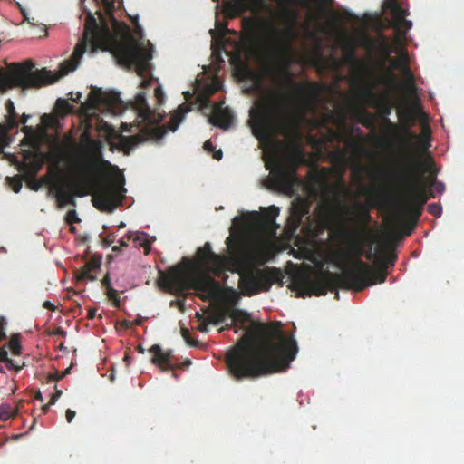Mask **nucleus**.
I'll return each instance as SVG.
<instances>
[{
  "mask_svg": "<svg viewBox=\"0 0 464 464\" xmlns=\"http://www.w3.org/2000/svg\"><path fill=\"white\" fill-rule=\"evenodd\" d=\"M209 321L208 322H202L199 324V325L198 326V330L201 333H208V324H209Z\"/></svg>",
  "mask_w": 464,
  "mask_h": 464,
  "instance_id": "nucleus-64",
  "label": "nucleus"
},
{
  "mask_svg": "<svg viewBox=\"0 0 464 464\" xmlns=\"http://www.w3.org/2000/svg\"><path fill=\"white\" fill-rule=\"evenodd\" d=\"M427 186L428 188L432 189L434 193H442L445 190V185L442 182L438 181L435 178L431 179L427 183Z\"/></svg>",
  "mask_w": 464,
  "mask_h": 464,
  "instance_id": "nucleus-37",
  "label": "nucleus"
},
{
  "mask_svg": "<svg viewBox=\"0 0 464 464\" xmlns=\"http://www.w3.org/2000/svg\"><path fill=\"white\" fill-rule=\"evenodd\" d=\"M61 395H62V391L56 390V392L54 393H53L51 396L50 404H54Z\"/></svg>",
  "mask_w": 464,
  "mask_h": 464,
  "instance_id": "nucleus-63",
  "label": "nucleus"
},
{
  "mask_svg": "<svg viewBox=\"0 0 464 464\" xmlns=\"http://www.w3.org/2000/svg\"><path fill=\"white\" fill-rule=\"evenodd\" d=\"M361 170H362L361 167L356 168L353 171V176L355 179H357L360 182V186H359L360 191L362 193H367L368 192L367 187L362 183V176Z\"/></svg>",
  "mask_w": 464,
  "mask_h": 464,
  "instance_id": "nucleus-39",
  "label": "nucleus"
},
{
  "mask_svg": "<svg viewBox=\"0 0 464 464\" xmlns=\"http://www.w3.org/2000/svg\"><path fill=\"white\" fill-rule=\"evenodd\" d=\"M70 370H71V367L67 368L64 372H63L61 374H54V375H51L49 378L50 380L52 381H54V382H57L59 381L60 379L63 378L66 374H68L70 372Z\"/></svg>",
  "mask_w": 464,
  "mask_h": 464,
  "instance_id": "nucleus-57",
  "label": "nucleus"
},
{
  "mask_svg": "<svg viewBox=\"0 0 464 464\" xmlns=\"http://www.w3.org/2000/svg\"><path fill=\"white\" fill-rule=\"evenodd\" d=\"M392 65L394 69L401 71L404 68V66H406L407 64L401 63V60L399 58H397V59H393L392 61Z\"/></svg>",
  "mask_w": 464,
  "mask_h": 464,
  "instance_id": "nucleus-58",
  "label": "nucleus"
},
{
  "mask_svg": "<svg viewBox=\"0 0 464 464\" xmlns=\"http://www.w3.org/2000/svg\"><path fill=\"white\" fill-rule=\"evenodd\" d=\"M227 315L232 319L231 324L227 325V328L235 325L237 322L246 324L250 321L249 314L237 308L227 309Z\"/></svg>",
  "mask_w": 464,
  "mask_h": 464,
  "instance_id": "nucleus-26",
  "label": "nucleus"
},
{
  "mask_svg": "<svg viewBox=\"0 0 464 464\" xmlns=\"http://www.w3.org/2000/svg\"><path fill=\"white\" fill-rule=\"evenodd\" d=\"M202 107L213 109V114L208 118L210 123L222 129L229 128L234 117L228 109H222L221 104L212 103L208 97L202 101Z\"/></svg>",
  "mask_w": 464,
  "mask_h": 464,
  "instance_id": "nucleus-13",
  "label": "nucleus"
},
{
  "mask_svg": "<svg viewBox=\"0 0 464 464\" xmlns=\"http://www.w3.org/2000/svg\"><path fill=\"white\" fill-rule=\"evenodd\" d=\"M423 165L415 157H410L403 160L400 171V179L406 188L402 198V211L406 218H410L414 226L422 214L423 207L430 198H435L432 189H429L420 173L429 171L436 174L433 162L429 163L427 169H422Z\"/></svg>",
  "mask_w": 464,
  "mask_h": 464,
  "instance_id": "nucleus-5",
  "label": "nucleus"
},
{
  "mask_svg": "<svg viewBox=\"0 0 464 464\" xmlns=\"http://www.w3.org/2000/svg\"><path fill=\"white\" fill-rule=\"evenodd\" d=\"M387 7L391 9L392 15V24L395 22H399L401 19L405 18L408 15V11L406 9H403L398 3L397 0H388L387 2Z\"/></svg>",
  "mask_w": 464,
  "mask_h": 464,
  "instance_id": "nucleus-27",
  "label": "nucleus"
},
{
  "mask_svg": "<svg viewBox=\"0 0 464 464\" xmlns=\"http://www.w3.org/2000/svg\"><path fill=\"white\" fill-rule=\"evenodd\" d=\"M158 282L162 289L174 295L188 289L198 291L200 294L197 295L205 302L216 298L221 291L219 283L208 274H189L181 265L171 266L166 272L160 270Z\"/></svg>",
  "mask_w": 464,
  "mask_h": 464,
  "instance_id": "nucleus-6",
  "label": "nucleus"
},
{
  "mask_svg": "<svg viewBox=\"0 0 464 464\" xmlns=\"http://www.w3.org/2000/svg\"><path fill=\"white\" fill-rule=\"evenodd\" d=\"M189 111V108L181 104L178 107L177 111L171 115L170 121L168 122L166 128L168 130L175 131L179 125L182 122L186 113Z\"/></svg>",
  "mask_w": 464,
  "mask_h": 464,
  "instance_id": "nucleus-23",
  "label": "nucleus"
},
{
  "mask_svg": "<svg viewBox=\"0 0 464 464\" xmlns=\"http://www.w3.org/2000/svg\"><path fill=\"white\" fill-rule=\"evenodd\" d=\"M102 285L105 288V290L109 289L110 287H112L111 285V278L108 274L102 278Z\"/></svg>",
  "mask_w": 464,
  "mask_h": 464,
  "instance_id": "nucleus-62",
  "label": "nucleus"
},
{
  "mask_svg": "<svg viewBox=\"0 0 464 464\" xmlns=\"http://www.w3.org/2000/svg\"><path fill=\"white\" fill-rule=\"evenodd\" d=\"M398 58L401 60V63H403V64L410 63L409 54H408L407 51L404 49L401 51Z\"/></svg>",
  "mask_w": 464,
  "mask_h": 464,
  "instance_id": "nucleus-55",
  "label": "nucleus"
},
{
  "mask_svg": "<svg viewBox=\"0 0 464 464\" xmlns=\"http://www.w3.org/2000/svg\"><path fill=\"white\" fill-rule=\"evenodd\" d=\"M284 278L282 270L277 267H250L240 276L238 287L245 295L252 296L269 291L276 283L282 286Z\"/></svg>",
  "mask_w": 464,
  "mask_h": 464,
  "instance_id": "nucleus-9",
  "label": "nucleus"
},
{
  "mask_svg": "<svg viewBox=\"0 0 464 464\" xmlns=\"http://www.w3.org/2000/svg\"><path fill=\"white\" fill-rule=\"evenodd\" d=\"M8 345L13 354L19 355L21 353L22 347L19 343L18 335H13L8 343Z\"/></svg>",
  "mask_w": 464,
  "mask_h": 464,
  "instance_id": "nucleus-36",
  "label": "nucleus"
},
{
  "mask_svg": "<svg viewBox=\"0 0 464 464\" xmlns=\"http://www.w3.org/2000/svg\"><path fill=\"white\" fill-rule=\"evenodd\" d=\"M87 34V32H85ZM87 49V36L84 35L82 39L76 44L72 56L63 61L60 65L61 75H66L74 71L80 64L81 59Z\"/></svg>",
  "mask_w": 464,
  "mask_h": 464,
  "instance_id": "nucleus-14",
  "label": "nucleus"
},
{
  "mask_svg": "<svg viewBox=\"0 0 464 464\" xmlns=\"http://www.w3.org/2000/svg\"><path fill=\"white\" fill-rule=\"evenodd\" d=\"M25 179L28 181V186L32 190L37 191L43 186V181L37 179L36 177Z\"/></svg>",
  "mask_w": 464,
  "mask_h": 464,
  "instance_id": "nucleus-46",
  "label": "nucleus"
},
{
  "mask_svg": "<svg viewBox=\"0 0 464 464\" xmlns=\"http://www.w3.org/2000/svg\"><path fill=\"white\" fill-rule=\"evenodd\" d=\"M311 201L307 198L296 197L291 204V217L295 220V226H299L303 218L309 214Z\"/></svg>",
  "mask_w": 464,
  "mask_h": 464,
  "instance_id": "nucleus-17",
  "label": "nucleus"
},
{
  "mask_svg": "<svg viewBox=\"0 0 464 464\" xmlns=\"http://www.w3.org/2000/svg\"><path fill=\"white\" fill-rule=\"evenodd\" d=\"M23 178L22 176L16 175L14 177H7L6 181L11 186L13 191L14 193L20 192L23 186Z\"/></svg>",
  "mask_w": 464,
  "mask_h": 464,
  "instance_id": "nucleus-32",
  "label": "nucleus"
},
{
  "mask_svg": "<svg viewBox=\"0 0 464 464\" xmlns=\"http://www.w3.org/2000/svg\"><path fill=\"white\" fill-rule=\"evenodd\" d=\"M5 365H6V368L8 370H15V371H20L24 366V363H23L22 365H16L14 364V361L10 358H8V360L5 362Z\"/></svg>",
  "mask_w": 464,
  "mask_h": 464,
  "instance_id": "nucleus-53",
  "label": "nucleus"
},
{
  "mask_svg": "<svg viewBox=\"0 0 464 464\" xmlns=\"http://www.w3.org/2000/svg\"><path fill=\"white\" fill-rule=\"evenodd\" d=\"M279 324H256L255 330L265 337L260 344L244 337L227 352L225 362L235 380L256 379L289 367L297 353V343Z\"/></svg>",
  "mask_w": 464,
  "mask_h": 464,
  "instance_id": "nucleus-2",
  "label": "nucleus"
},
{
  "mask_svg": "<svg viewBox=\"0 0 464 464\" xmlns=\"http://www.w3.org/2000/svg\"><path fill=\"white\" fill-rule=\"evenodd\" d=\"M105 294L107 297L112 301L113 305L115 307H120L121 300L117 290H115L113 287H110L109 289L106 290Z\"/></svg>",
  "mask_w": 464,
  "mask_h": 464,
  "instance_id": "nucleus-38",
  "label": "nucleus"
},
{
  "mask_svg": "<svg viewBox=\"0 0 464 464\" xmlns=\"http://www.w3.org/2000/svg\"><path fill=\"white\" fill-rule=\"evenodd\" d=\"M65 221L66 223L72 225L74 223H79L81 219L78 218L76 210L72 209L66 213Z\"/></svg>",
  "mask_w": 464,
  "mask_h": 464,
  "instance_id": "nucleus-43",
  "label": "nucleus"
},
{
  "mask_svg": "<svg viewBox=\"0 0 464 464\" xmlns=\"http://www.w3.org/2000/svg\"><path fill=\"white\" fill-rule=\"evenodd\" d=\"M198 254L202 263L206 266H212L214 272L219 275L224 267V258L215 254L209 243H206L202 248L198 250Z\"/></svg>",
  "mask_w": 464,
  "mask_h": 464,
  "instance_id": "nucleus-16",
  "label": "nucleus"
},
{
  "mask_svg": "<svg viewBox=\"0 0 464 464\" xmlns=\"http://www.w3.org/2000/svg\"><path fill=\"white\" fill-rule=\"evenodd\" d=\"M227 316L228 317V315H227V309L226 311H223V312H220L218 314H213L209 318V323L214 324H221V323H223L225 321Z\"/></svg>",
  "mask_w": 464,
  "mask_h": 464,
  "instance_id": "nucleus-40",
  "label": "nucleus"
},
{
  "mask_svg": "<svg viewBox=\"0 0 464 464\" xmlns=\"http://www.w3.org/2000/svg\"><path fill=\"white\" fill-rule=\"evenodd\" d=\"M404 88L409 92L410 95H416L417 86L415 84V80L412 79L411 82H404Z\"/></svg>",
  "mask_w": 464,
  "mask_h": 464,
  "instance_id": "nucleus-47",
  "label": "nucleus"
},
{
  "mask_svg": "<svg viewBox=\"0 0 464 464\" xmlns=\"http://www.w3.org/2000/svg\"><path fill=\"white\" fill-rule=\"evenodd\" d=\"M41 123L44 128L58 130L60 121L57 116L50 113H44L41 116Z\"/></svg>",
  "mask_w": 464,
  "mask_h": 464,
  "instance_id": "nucleus-28",
  "label": "nucleus"
},
{
  "mask_svg": "<svg viewBox=\"0 0 464 464\" xmlns=\"http://www.w3.org/2000/svg\"><path fill=\"white\" fill-rule=\"evenodd\" d=\"M150 352L153 354L152 363L160 367L161 371L173 370L174 365L171 362V353L163 352L159 344H153Z\"/></svg>",
  "mask_w": 464,
  "mask_h": 464,
  "instance_id": "nucleus-19",
  "label": "nucleus"
},
{
  "mask_svg": "<svg viewBox=\"0 0 464 464\" xmlns=\"http://www.w3.org/2000/svg\"><path fill=\"white\" fill-rule=\"evenodd\" d=\"M392 26L395 30V41L397 44H401L407 34V32L411 28L412 23L410 20H407L406 17L399 21L392 24Z\"/></svg>",
  "mask_w": 464,
  "mask_h": 464,
  "instance_id": "nucleus-24",
  "label": "nucleus"
},
{
  "mask_svg": "<svg viewBox=\"0 0 464 464\" xmlns=\"http://www.w3.org/2000/svg\"><path fill=\"white\" fill-rule=\"evenodd\" d=\"M18 414V409L13 408L8 403L0 404V420L5 421L14 418Z\"/></svg>",
  "mask_w": 464,
  "mask_h": 464,
  "instance_id": "nucleus-29",
  "label": "nucleus"
},
{
  "mask_svg": "<svg viewBox=\"0 0 464 464\" xmlns=\"http://www.w3.org/2000/svg\"><path fill=\"white\" fill-rule=\"evenodd\" d=\"M428 212L430 215H432L436 218H439V217H440V215L442 213V208L439 204L431 203L428 206Z\"/></svg>",
  "mask_w": 464,
  "mask_h": 464,
  "instance_id": "nucleus-44",
  "label": "nucleus"
},
{
  "mask_svg": "<svg viewBox=\"0 0 464 464\" xmlns=\"http://www.w3.org/2000/svg\"><path fill=\"white\" fill-rule=\"evenodd\" d=\"M75 415H76L75 411L71 409H67L65 411V418L69 423L72 422V420H73Z\"/></svg>",
  "mask_w": 464,
  "mask_h": 464,
  "instance_id": "nucleus-61",
  "label": "nucleus"
},
{
  "mask_svg": "<svg viewBox=\"0 0 464 464\" xmlns=\"http://www.w3.org/2000/svg\"><path fill=\"white\" fill-rule=\"evenodd\" d=\"M336 185L343 195L353 196V200L349 206L339 198L335 199V204L343 221L350 227L347 233L351 239L348 253L353 258L348 263L350 272L346 276L353 278V290L360 292L369 286L386 281L388 270L393 267L396 255L379 256L376 266H372L361 259L362 255L368 260H372L374 257L372 247L364 253L365 242L369 237L368 227L372 221L370 206L368 203L358 200L357 195L342 179Z\"/></svg>",
  "mask_w": 464,
  "mask_h": 464,
  "instance_id": "nucleus-4",
  "label": "nucleus"
},
{
  "mask_svg": "<svg viewBox=\"0 0 464 464\" xmlns=\"http://www.w3.org/2000/svg\"><path fill=\"white\" fill-rule=\"evenodd\" d=\"M133 107L140 121L147 124H153L159 121V119L155 117V112L149 106L144 92H140L136 95Z\"/></svg>",
  "mask_w": 464,
  "mask_h": 464,
  "instance_id": "nucleus-15",
  "label": "nucleus"
},
{
  "mask_svg": "<svg viewBox=\"0 0 464 464\" xmlns=\"http://www.w3.org/2000/svg\"><path fill=\"white\" fill-rule=\"evenodd\" d=\"M382 39L383 41V44L382 45V51L385 55L389 56L390 54L392 53L393 49L392 45L388 43L386 37L382 36Z\"/></svg>",
  "mask_w": 464,
  "mask_h": 464,
  "instance_id": "nucleus-49",
  "label": "nucleus"
},
{
  "mask_svg": "<svg viewBox=\"0 0 464 464\" xmlns=\"http://www.w3.org/2000/svg\"><path fill=\"white\" fill-rule=\"evenodd\" d=\"M181 334L188 344L190 346H198V342L192 339L190 332L188 328H182Z\"/></svg>",
  "mask_w": 464,
  "mask_h": 464,
  "instance_id": "nucleus-45",
  "label": "nucleus"
},
{
  "mask_svg": "<svg viewBox=\"0 0 464 464\" xmlns=\"http://www.w3.org/2000/svg\"><path fill=\"white\" fill-rule=\"evenodd\" d=\"M41 168V162L33 160L28 163L21 164L18 169L23 172L24 179H33L36 177Z\"/></svg>",
  "mask_w": 464,
  "mask_h": 464,
  "instance_id": "nucleus-25",
  "label": "nucleus"
},
{
  "mask_svg": "<svg viewBox=\"0 0 464 464\" xmlns=\"http://www.w3.org/2000/svg\"><path fill=\"white\" fill-rule=\"evenodd\" d=\"M307 0H283L278 17L285 22L278 27L269 20L256 21L243 18L242 27L248 40L266 46L274 55L276 63L270 68L280 90L266 93L249 111L253 134L259 141H271L285 136L295 124L294 104L302 111L308 110L317 96V86L306 82L297 83L289 70L292 63L293 42L295 39V22L297 14L290 4L303 5Z\"/></svg>",
  "mask_w": 464,
  "mask_h": 464,
  "instance_id": "nucleus-1",
  "label": "nucleus"
},
{
  "mask_svg": "<svg viewBox=\"0 0 464 464\" xmlns=\"http://www.w3.org/2000/svg\"><path fill=\"white\" fill-rule=\"evenodd\" d=\"M380 82L382 84H384V85L390 86V87H397L398 86V80L393 75V73L392 72H390L387 74H385L384 76H382L380 79Z\"/></svg>",
  "mask_w": 464,
  "mask_h": 464,
  "instance_id": "nucleus-34",
  "label": "nucleus"
},
{
  "mask_svg": "<svg viewBox=\"0 0 464 464\" xmlns=\"http://www.w3.org/2000/svg\"><path fill=\"white\" fill-rule=\"evenodd\" d=\"M280 209L276 206L261 208V214L252 212L254 220L261 226L270 227L275 224L276 217L279 215Z\"/></svg>",
  "mask_w": 464,
  "mask_h": 464,
  "instance_id": "nucleus-21",
  "label": "nucleus"
},
{
  "mask_svg": "<svg viewBox=\"0 0 464 464\" xmlns=\"http://www.w3.org/2000/svg\"><path fill=\"white\" fill-rule=\"evenodd\" d=\"M97 5L103 6L107 13H111L114 8L113 0H93Z\"/></svg>",
  "mask_w": 464,
  "mask_h": 464,
  "instance_id": "nucleus-42",
  "label": "nucleus"
},
{
  "mask_svg": "<svg viewBox=\"0 0 464 464\" xmlns=\"http://www.w3.org/2000/svg\"><path fill=\"white\" fill-rule=\"evenodd\" d=\"M111 53L117 63L127 69H134L138 75L143 76L150 69L152 59V45L149 48L130 38L114 44Z\"/></svg>",
  "mask_w": 464,
  "mask_h": 464,
  "instance_id": "nucleus-8",
  "label": "nucleus"
},
{
  "mask_svg": "<svg viewBox=\"0 0 464 464\" xmlns=\"http://www.w3.org/2000/svg\"><path fill=\"white\" fill-rule=\"evenodd\" d=\"M6 321L4 317H0V340H4L6 338L5 334V327H6Z\"/></svg>",
  "mask_w": 464,
  "mask_h": 464,
  "instance_id": "nucleus-52",
  "label": "nucleus"
},
{
  "mask_svg": "<svg viewBox=\"0 0 464 464\" xmlns=\"http://www.w3.org/2000/svg\"><path fill=\"white\" fill-rule=\"evenodd\" d=\"M102 259L100 256H92L79 270L75 272L77 281H94L96 276L92 275L94 270L100 269Z\"/></svg>",
  "mask_w": 464,
  "mask_h": 464,
  "instance_id": "nucleus-20",
  "label": "nucleus"
},
{
  "mask_svg": "<svg viewBox=\"0 0 464 464\" xmlns=\"http://www.w3.org/2000/svg\"><path fill=\"white\" fill-rule=\"evenodd\" d=\"M295 168L291 169L283 165H278L275 169V179L278 185L285 190H291L295 181Z\"/></svg>",
  "mask_w": 464,
  "mask_h": 464,
  "instance_id": "nucleus-18",
  "label": "nucleus"
},
{
  "mask_svg": "<svg viewBox=\"0 0 464 464\" xmlns=\"http://www.w3.org/2000/svg\"><path fill=\"white\" fill-rule=\"evenodd\" d=\"M55 109L61 116H64L72 111V106L67 100L59 98L55 102Z\"/></svg>",
  "mask_w": 464,
  "mask_h": 464,
  "instance_id": "nucleus-30",
  "label": "nucleus"
},
{
  "mask_svg": "<svg viewBox=\"0 0 464 464\" xmlns=\"http://www.w3.org/2000/svg\"><path fill=\"white\" fill-rule=\"evenodd\" d=\"M154 94H155V97L158 100L159 103H163L165 95H164L163 90L160 86H158L155 89Z\"/></svg>",
  "mask_w": 464,
  "mask_h": 464,
  "instance_id": "nucleus-54",
  "label": "nucleus"
},
{
  "mask_svg": "<svg viewBox=\"0 0 464 464\" xmlns=\"http://www.w3.org/2000/svg\"><path fill=\"white\" fill-rule=\"evenodd\" d=\"M80 140L81 145H75L77 153L70 158L76 181L67 190L62 184H54L57 207H76L75 197L82 198L92 193V205L100 211L111 213L121 204L126 189L111 179L95 182L93 177L102 160L103 143L92 139L87 131L81 135Z\"/></svg>",
  "mask_w": 464,
  "mask_h": 464,
  "instance_id": "nucleus-3",
  "label": "nucleus"
},
{
  "mask_svg": "<svg viewBox=\"0 0 464 464\" xmlns=\"http://www.w3.org/2000/svg\"><path fill=\"white\" fill-rule=\"evenodd\" d=\"M5 110L7 111V116H16L14 104L12 100L8 99L5 102Z\"/></svg>",
  "mask_w": 464,
  "mask_h": 464,
  "instance_id": "nucleus-51",
  "label": "nucleus"
},
{
  "mask_svg": "<svg viewBox=\"0 0 464 464\" xmlns=\"http://www.w3.org/2000/svg\"><path fill=\"white\" fill-rule=\"evenodd\" d=\"M51 71L45 68L35 69L34 63L27 60L23 63H11L6 68H0V93L8 90L38 89L57 81Z\"/></svg>",
  "mask_w": 464,
  "mask_h": 464,
  "instance_id": "nucleus-7",
  "label": "nucleus"
},
{
  "mask_svg": "<svg viewBox=\"0 0 464 464\" xmlns=\"http://www.w3.org/2000/svg\"><path fill=\"white\" fill-rule=\"evenodd\" d=\"M39 180L43 181V185H49L51 187L50 190L53 193L55 191L54 184H59L57 181H54L51 177L44 176L41 178Z\"/></svg>",
  "mask_w": 464,
  "mask_h": 464,
  "instance_id": "nucleus-48",
  "label": "nucleus"
},
{
  "mask_svg": "<svg viewBox=\"0 0 464 464\" xmlns=\"http://www.w3.org/2000/svg\"><path fill=\"white\" fill-rule=\"evenodd\" d=\"M377 108L379 109L381 114L383 116V123L385 124V119L392 112V104L388 100L379 101L377 103Z\"/></svg>",
  "mask_w": 464,
  "mask_h": 464,
  "instance_id": "nucleus-31",
  "label": "nucleus"
},
{
  "mask_svg": "<svg viewBox=\"0 0 464 464\" xmlns=\"http://www.w3.org/2000/svg\"><path fill=\"white\" fill-rule=\"evenodd\" d=\"M115 240V235L114 234H109L107 237L103 239V245L105 246H111Z\"/></svg>",
  "mask_w": 464,
  "mask_h": 464,
  "instance_id": "nucleus-60",
  "label": "nucleus"
},
{
  "mask_svg": "<svg viewBox=\"0 0 464 464\" xmlns=\"http://www.w3.org/2000/svg\"><path fill=\"white\" fill-rule=\"evenodd\" d=\"M334 160L338 162V164L341 168L342 173H343L344 171V169H345L346 163H347V160H346V158H345L343 152L342 150H338L337 152H335Z\"/></svg>",
  "mask_w": 464,
  "mask_h": 464,
  "instance_id": "nucleus-41",
  "label": "nucleus"
},
{
  "mask_svg": "<svg viewBox=\"0 0 464 464\" xmlns=\"http://www.w3.org/2000/svg\"><path fill=\"white\" fill-rule=\"evenodd\" d=\"M121 102L119 94L116 92H105L101 88L92 87L88 95V100L82 106L84 108L97 109L104 106L112 109Z\"/></svg>",
  "mask_w": 464,
  "mask_h": 464,
  "instance_id": "nucleus-12",
  "label": "nucleus"
},
{
  "mask_svg": "<svg viewBox=\"0 0 464 464\" xmlns=\"http://www.w3.org/2000/svg\"><path fill=\"white\" fill-rule=\"evenodd\" d=\"M15 117L16 116H6L7 126L0 123V132H2L3 135H5L8 130L18 127V122L16 121Z\"/></svg>",
  "mask_w": 464,
  "mask_h": 464,
  "instance_id": "nucleus-35",
  "label": "nucleus"
},
{
  "mask_svg": "<svg viewBox=\"0 0 464 464\" xmlns=\"http://www.w3.org/2000/svg\"><path fill=\"white\" fill-rule=\"evenodd\" d=\"M217 30L221 37H225L229 33L227 24H219Z\"/></svg>",
  "mask_w": 464,
  "mask_h": 464,
  "instance_id": "nucleus-56",
  "label": "nucleus"
},
{
  "mask_svg": "<svg viewBox=\"0 0 464 464\" xmlns=\"http://www.w3.org/2000/svg\"><path fill=\"white\" fill-rule=\"evenodd\" d=\"M342 274L325 272L314 279L305 278L304 285L310 295L316 296L325 295L329 290H336L338 286L353 290V278L346 276L350 272L349 265L342 266Z\"/></svg>",
  "mask_w": 464,
  "mask_h": 464,
  "instance_id": "nucleus-11",
  "label": "nucleus"
},
{
  "mask_svg": "<svg viewBox=\"0 0 464 464\" xmlns=\"http://www.w3.org/2000/svg\"><path fill=\"white\" fill-rule=\"evenodd\" d=\"M400 72L405 77V82H408V81L411 82L412 79H414V75H413L409 64L404 66V68Z\"/></svg>",
  "mask_w": 464,
  "mask_h": 464,
  "instance_id": "nucleus-50",
  "label": "nucleus"
},
{
  "mask_svg": "<svg viewBox=\"0 0 464 464\" xmlns=\"http://www.w3.org/2000/svg\"><path fill=\"white\" fill-rule=\"evenodd\" d=\"M345 58L347 62H353L355 59L354 51L353 48H350L345 51Z\"/></svg>",
  "mask_w": 464,
  "mask_h": 464,
  "instance_id": "nucleus-59",
  "label": "nucleus"
},
{
  "mask_svg": "<svg viewBox=\"0 0 464 464\" xmlns=\"http://www.w3.org/2000/svg\"><path fill=\"white\" fill-rule=\"evenodd\" d=\"M83 12L86 14L85 31L97 28V21L94 14L85 7L83 8Z\"/></svg>",
  "mask_w": 464,
  "mask_h": 464,
  "instance_id": "nucleus-33",
  "label": "nucleus"
},
{
  "mask_svg": "<svg viewBox=\"0 0 464 464\" xmlns=\"http://www.w3.org/2000/svg\"><path fill=\"white\" fill-rule=\"evenodd\" d=\"M21 131L24 134L22 140L23 144L28 145L33 149L40 147L41 140L38 132L32 126H23Z\"/></svg>",
  "mask_w": 464,
  "mask_h": 464,
  "instance_id": "nucleus-22",
  "label": "nucleus"
},
{
  "mask_svg": "<svg viewBox=\"0 0 464 464\" xmlns=\"http://www.w3.org/2000/svg\"><path fill=\"white\" fill-rule=\"evenodd\" d=\"M398 115L402 125L392 122L389 118L385 119V125L389 136L399 141L401 151L404 156L403 160H407L410 157H415L412 154L413 143L411 139L416 136L410 131V128L414 122V115L411 110L401 108L398 110Z\"/></svg>",
  "mask_w": 464,
  "mask_h": 464,
  "instance_id": "nucleus-10",
  "label": "nucleus"
}]
</instances>
